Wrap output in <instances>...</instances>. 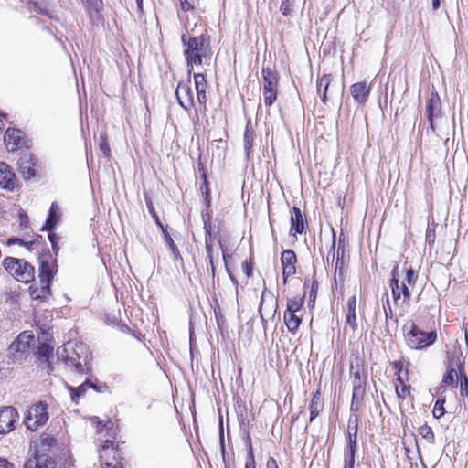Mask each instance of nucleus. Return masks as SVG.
<instances>
[{"label": "nucleus", "mask_w": 468, "mask_h": 468, "mask_svg": "<svg viewBox=\"0 0 468 468\" xmlns=\"http://www.w3.org/2000/svg\"><path fill=\"white\" fill-rule=\"evenodd\" d=\"M181 41L189 75L195 67L210 61L212 56L211 41L210 37L207 33L197 37H193L189 33H184L181 36Z\"/></svg>", "instance_id": "obj_1"}, {"label": "nucleus", "mask_w": 468, "mask_h": 468, "mask_svg": "<svg viewBox=\"0 0 468 468\" xmlns=\"http://www.w3.org/2000/svg\"><path fill=\"white\" fill-rule=\"evenodd\" d=\"M58 359L62 360L65 365L73 369L78 374H86L89 372L90 365V354L85 345L82 343H68L57 351Z\"/></svg>", "instance_id": "obj_2"}, {"label": "nucleus", "mask_w": 468, "mask_h": 468, "mask_svg": "<svg viewBox=\"0 0 468 468\" xmlns=\"http://www.w3.org/2000/svg\"><path fill=\"white\" fill-rule=\"evenodd\" d=\"M38 271L40 288H30V295L36 300L45 299L50 295V282L54 274L58 271L56 261L50 256L41 257Z\"/></svg>", "instance_id": "obj_3"}, {"label": "nucleus", "mask_w": 468, "mask_h": 468, "mask_svg": "<svg viewBox=\"0 0 468 468\" xmlns=\"http://www.w3.org/2000/svg\"><path fill=\"white\" fill-rule=\"evenodd\" d=\"M407 345L412 349H423L431 346L437 339L435 331L424 332L414 323L403 327Z\"/></svg>", "instance_id": "obj_4"}, {"label": "nucleus", "mask_w": 468, "mask_h": 468, "mask_svg": "<svg viewBox=\"0 0 468 468\" xmlns=\"http://www.w3.org/2000/svg\"><path fill=\"white\" fill-rule=\"evenodd\" d=\"M4 266L18 282L27 283L34 280L35 268L23 259L7 257L4 260Z\"/></svg>", "instance_id": "obj_5"}, {"label": "nucleus", "mask_w": 468, "mask_h": 468, "mask_svg": "<svg viewBox=\"0 0 468 468\" xmlns=\"http://www.w3.org/2000/svg\"><path fill=\"white\" fill-rule=\"evenodd\" d=\"M48 419V405L38 401L27 409L25 413L24 424L27 430L35 431L45 425Z\"/></svg>", "instance_id": "obj_6"}, {"label": "nucleus", "mask_w": 468, "mask_h": 468, "mask_svg": "<svg viewBox=\"0 0 468 468\" xmlns=\"http://www.w3.org/2000/svg\"><path fill=\"white\" fill-rule=\"evenodd\" d=\"M398 276H399V271H398V266H396L391 271V280L389 282V286L391 288V292H392V298H393L395 304L401 298V295L403 296V302H409L411 297V293H410V290L409 286L404 282H402L401 284H399Z\"/></svg>", "instance_id": "obj_7"}, {"label": "nucleus", "mask_w": 468, "mask_h": 468, "mask_svg": "<svg viewBox=\"0 0 468 468\" xmlns=\"http://www.w3.org/2000/svg\"><path fill=\"white\" fill-rule=\"evenodd\" d=\"M17 410L12 406H3L0 408V434H6L15 428V423L18 420Z\"/></svg>", "instance_id": "obj_8"}, {"label": "nucleus", "mask_w": 468, "mask_h": 468, "mask_svg": "<svg viewBox=\"0 0 468 468\" xmlns=\"http://www.w3.org/2000/svg\"><path fill=\"white\" fill-rule=\"evenodd\" d=\"M176 95L178 103L185 110H190L195 105L194 94L190 87V78L186 82H179L176 88Z\"/></svg>", "instance_id": "obj_9"}, {"label": "nucleus", "mask_w": 468, "mask_h": 468, "mask_svg": "<svg viewBox=\"0 0 468 468\" xmlns=\"http://www.w3.org/2000/svg\"><path fill=\"white\" fill-rule=\"evenodd\" d=\"M17 179L16 174L9 165L0 162V187L8 191H13L17 187Z\"/></svg>", "instance_id": "obj_10"}, {"label": "nucleus", "mask_w": 468, "mask_h": 468, "mask_svg": "<svg viewBox=\"0 0 468 468\" xmlns=\"http://www.w3.org/2000/svg\"><path fill=\"white\" fill-rule=\"evenodd\" d=\"M282 277L283 283L287 282V279L296 273L297 257L293 250H286L282 253Z\"/></svg>", "instance_id": "obj_11"}, {"label": "nucleus", "mask_w": 468, "mask_h": 468, "mask_svg": "<svg viewBox=\"0 0 468 468\" xmlns=\"http://www.w3.org/2000/svg\"><path fill=\"white\" fill-rule=\"evenodd\" d=\"M19 173L25 180H29L36 176L34 169L33 155L28 152H22L17 161Z\"/></svg>", "instance_id": "obj_12"}, {"label": "nucleus", "mask_w": 468, "mask_h": 468, "mask_svg": "<svg viewBox=\"0 0 468 468\" xmlns=\"http://www.w3.org/2000/svg\"><path fill=\"white\" fill-rule=\"evenodd\" d=\"M441 101L438 92H432L426 105V112L431 130L434 128V119L441 116Z\"/></svg>", "instance_id": "obj_13"}, {"label": "nucleus", "mask_w": 468, "mask_h": 468, "mask_svg": "<svg viewBox=\"0 0 468 468\" xmlns=\"http://www.w3.org/2000/svg\"><path fill=\"white\" fill-rule=\"evenodd\" d=\"M4 140L8 151H16L24 145L22 132L18 129L8 128L5 133Z\"/></svg>", "instance_id": "obj_14"}, {"label": "nucleus", "mask_w": 468, "mask_h": 468, "mask_svg": "<svg viewBox=\"0 0 468 468\" xmlns=\"http://www.w3.org/2000/svg\"><path fill=\"white\" fill-rule=\"evenodd\" d=\"M350 92L356 102L364 104L369 96L370 88L366 81L356 82L351 85Z\"/></svg>", "instance_id": "obj_15"}, {"label": "nucleus", "mask_w": 468, "mask_h": 468, "mask_svg": "<svg viewBox=\"0 0 468 468\" xmlns=\"http://www.w3.org/2000/svg\"><path fill=\"white\" fill-rule=\"evenodd\" d=\"M346 323L350 326L353 332L358 328L356 320V297L353 295L346 303Z\"/></svg>", "instance_id": "obj_16"}, {"label": "nucleus", "mask_w": 468, "mask_h": 468, "mask_svg": "<svg viewBox=\"0 0 468 468\" xmlns=\"http://www.w3.org/2000/svg\"><path fill=\"white\" fill-rule=\"evenodd\" d=\"M305 229V219L299 207H293L291 216V231L302 234Z\"/></svg>", "instance_id": "obj_17"}, {"label": "nucleus", "mask_w": 468, "mask_h": 468, "mask_svg": "<svg viewBox=\"0 0 468 468\" xmlns=\"http://www.w3.org/2000/svg\"><path fill=\"white\" fill-rule=\"evenodd\" d=\"M194 81L196 86L197 101L200 104L207 102V80L202 73H194Z\"/></svg>", "instance_id": "obj_18"}, {"label": "nucleus", "mask_w": 468, "mask_h": 468, "mask_svg": "<svg viewBox=\"0 0 468 468\" xmlns=\"http://www.w3.org/2000/svg\"><path fill=\"white\" fill-rule=\"evenodd\" d=\"M263 79V90L278 89V74L269 67H264L261 70Z\"/></svg>", "instance_id": "obj_19"}, {"label": "nucleus", "mask_w": 468, "mask_h": 468, "mask_svg": "<svg viewBox=\"0 0 468 468\" xmlns=\"http://www.w3.org/2000/svg\"><path fill=\"white\" fill-rule=\"evenodd\" d=\"M33 336L27 332L18 335L16 341L11 345V348L16 352L26 353L29 348V345Z\"/></svg>", "instance_id": "obj_20"}, {"label": "nucleus", "mask_w": 468, "mask_h": 468, "mask_svg": "<svg viewBox=\"0 0 468 468\" xmlns=\"http://www.w3.org/2000/svg\"><path fill=\"white\" fill-rule=\"evenodd\" d=\"M39 447L44 453L53 452L58 449V441L50 434L42 433Z\"/></svg>", "instance_id": "obj_21"}, {"label": "nucleus", "mask_w": 468, "mask_h": 468, "mask_svg": "<svg viewBox=\"0 0 468 468\" xmlns=\"http://www.w3.org/2000/svg\"><path fill=\"white\" fill-rule=\"evenodd\" d=\"M332 79L331 74H324L317 81V93L320 95L324 104L327 101V91Z\"/></svg>", "instance_id": "obj_22"}, {"label": "nucleus", "mask_w": 468, "mask_h": 468, "mask_svg": "<svg viewBox=\"0 0 468 468\" xmlns=\"http://www.w3.org/2000/svg\"><path fill=\"white\" fill-rule=\"evenodd\" d=\"M324 407V401L321 397L320 392H316L309 405L310 410V421H313L320 413V411L323 410Z\"/></svg>", "instance_id": "obj_23"}, {"label": "nucleus", "mask_w": 468, "mask_h": 468, "mask_svg": "<svg viewBox=\"0 0 468 468\" xmlns=\"http://www.w3.org/2000/svg\"><path fill=\"white\" fill-rule=\"evenodd\" d=\"M58 207L57 204L55 202H53L51 204L48 217L46 220L45 226L42 228V230L43 229L51 230L52 229L55 228V226L58 222Z\"/></svg>", "instance_id": "obj_24"}, {"label": "nucleus", "mask_w": 468, "mask_h": 468, "mask_svg": "<svg viewBox=\"0 0 468 468\" xmlns=\"http://www.w3.org/2000/svg\"><path fill=\"white\" fill-rule=\"evenodd\" d=\"M396 381V394L399 399H405L408 396L410 395V386L406 385L400 375L398 376Z\"/></svg>", "instance_id": "obj_25"}, {"label": "nucleus", "mask_w": 468, "mask_h": 468, "mask_svg": "<svg viewBox=\"0 0 468 468\" xmlns=\"http://www.w3.org/2000/svg\"><path fill=\"white\" fill-rule=\"evenodd\" d=\"M284 323L290 332H295L301 324V318L295 313L285 312Z\"/></svg>", "instance_id": "obj_26"}, {"label": "nucleus", "mask_w": 468, "mask_h": 468, "mask_svg": "<svg viewBox=\"0 0 468 468\" xmlns=\"http://www.w3.org/2000/svg\"><path fill=\"white\" fill-rule=\"evenodd\" d=\"M204 224H205L204 229L206 231V238H205L206 250H207L209 261H212L213 245H212L211 227H210V224L206 220H205Z\"/></svg>", "instance_id": "obj_27"}, {"label": "nucleus", "mask_w": 468, "mask_h": 468, "mask_svg": "<svg viewBox=\"0 0 468 468\" xmlns=\"http://www.w3.org/2000/svg\"><path fill=\"white\" fill-rule=\"evenodd\" d=\"M94 386L92 385V383L89 380H86L83 384H81L80 386H79L78 388H71L69 387V390L71 392V399L73 401L77 402L78 399L81 396H83L87 389L90 388H93Z\"/></svg>", "instance_id": "obj_28"}, {"label": "nucleus", "mask_w": 468, "mask_h": 468, "mask_svg": "<svg viewBox=\"0 0 468 468\" xmlns=\"http://www.w3.org/2000/svg\"><path fill=\"white\" fill-rule=\"evenodd\" d=\"M161 230L163 232L166 247L169 249V250L171 251V253L173 254L175 259L179 258L180 251H179L176 244L173 240L172 237L170 236V234L167 232V230L165 228Z\"/></svg>", "instance_id": "obj_29"}, {"label": "nucleus", "mask_w": 468, "mask_h": 468, "mask_svg": "<svg viewBox=\"0 0 468 468\" xmlns=\"http://www.w3.org/2000/svg\"><path fill=\"white\" fill-rule=\"evenodd\" d=\"M53 347L48 344H41L38 346V356L43 363L49 364V358L53 356Z\"/></svg>", "instance_id": "obj_30"}, {"label": "nucleus", "mask_w": 468, "mask_h": 468, "mask_svg": "<svg viewBox=\"0 0 468 468\" xmlns=\"http://www.w3.org/2000/svg\"><path fill=\"white\" fill-rule=\"evenodd\" d=\"M24 468H55L53 464H48L47 459L39 457L29 459Z\"/></svg>", "instance_id": "obj_31"}, {"label": "nucleus", "mask_w": 468, "mask_h": 468, "mask_svg": "<svg viewBox=\"0 0 468 468\" xmlns=\"http://www.w3.org/2000/svg\"><path fill=\"white\" fill-rule=\"evenodd\" d=\"M246 446H247V457L245 463V468H256V463L253 453V448L250 438L248 436L246 439Z\"/></svg>", "instance_id": "obj_32"}, {"label": "nucleus", "mask_w": 468, "mask_h": 468, "mask_svg": "<svg viewBox=\"0 0 468 468\" xmlns=\"http://www.w3.org/2000/svg\"><path fill=\"white\" fill-rule=\"evenodd\" d=\"M303 304V298L300 296H295L293 298L288 299L287 301V313H296L299 311Z\"/></svg>", "instance_id": "obj_33"}, {"label": "nucleus", "mask_w": 468, "mask_h": 468, "mask_svg": "<svg viewBox=\"0 0 468 468\" xmlns=\"http://www.w3.org/2000/svg\"><path fill=\"white\" fill-rule=\"evenodd\" d=\"M100 461L102 468H122V464L114 454L112 457L100 458Z\"/></svg>", "instance_id": "obj_34"}, {"label": "nucleus", "mask_w": 468, "mask_h": 468, "mask_svg": "<svg viewBox=\"0 0 468 468\" xmlns=\"http://www.w3.org/2000/svg\"><path fill=\"white\" fill-rule=\"evenodd\" d=\"M112 454L117 455V451L113 448V441L106 440L100 450V458L110 457Z\"/></svg>", "instance_id": "obj_35"}, {"label": "nucleus", "mask_w": 468, "mask_h": 468, "mask_svg": "<svg viewBox=\"0 0 468 468\" xmlns=\"http://www.w3.org/2000/svg\"><path fill=\"white\" fill-rule=\"evenodd\" d=\"M419 434L423 439H425L429 443H433L435 441V436L432 431V429L427 424H423L419 428Z\"/></svg>", "instance_id": "obj_36"}, {"label": "nucleus", "mask_w": 468, "mask_h": 468, "mask_svg": "<svg viewBox=\"0 0 468 468\" xmlns=\"http://www.w3.org/2000/svg\"><path fill=\"white\" fill-rule=\"evenodd\" d=\"M278 89L263 90V99L266 106L271 107L277 99Z\"/></svg>", "instance_id": "obj_37"}, {"label": "nucleus", "mask_w": 468, "mask_h": 468, "mask_svg": "<svg viewBox=\"0 0 468 468\" xmlns=\"http://www.w3.org/2000/svg\"><path fill=\"white\" fill-rule=\"evenodd\" d=\"M364 393L363 386H360V383H353V396H352V403H351V410H355L356 408H355L356 401H357L359 399L362 398Z\"/></svg>", "instance_id": "obj_38"}, {"label": "nucleus", "mask_w": 468, "mask_h": 468, "mask_svg": "<svg viewBox=\"0 0 468 468\" xmlns=\"http://www.w3.org/2000/svg\"><path fill=\"white\" fill-rule=\"evenodd\" d=\"M455 378L457 379V381L459 380L460 371L457 372L455 369L451 368L443 377L442 383L447 386H453L455 383Z\"/></svg>", "instance_id": "obj_39"}, {"label": "nucleus", "mask_w": 468, "mask_h": 468, "mask_svg": "<svg viewBox=\"0 0 468 468\" xmlns=\"http://www.w3.org/2000/svg\"><path fill=\"white\" fill-rule=\"evenodd\" d=\"M460 384V395L463 398L468 397V378L467 376L460 369V378L458 380Z\"/></svg>", "instance_id": "obj_40"}, {"label": "nucleus", "mask_w": 468, "mask_h": 468, "mask_svg": "<svg viewBox=\"0 0 468 468\" xmlns=\"http://www.w3.org/2000/svg\"><path fill=\"white\" fill-rule=\"evenodd\" d=\"M253 144V134L252 132H250L247 128L244 133V151L246 153L247 157H249L251 147Z\"/></svg>", "instance_id": "obj_41"}, {"label": "nucleus", "mask_w": 468, "mask_h": 468, "mask_svg": "<svg viewBox=\"0 0 468 468\" xmlns=\"http://www.w3.org/2000/svg\"><path fill=\"white\" fill-rule=\"evenodd\" d=\"M294 0H282L281 12L284 16H288L292 13V5Z\"/></svg>", "instance_id": "obj_42"}, {"label": "nucleus", "mask_w": 468, "mask_h": 468, "mask_svg": "<svg viewBox=\"0 0 468 468\" xmlns=\"http://www.w3.org/2000/svg\"><path fill=\"white\" fill-rule=\"evenodd\" d=\"M344 254V251L342 250V255ZM343 265H344V260H343V256L340 257V248L337 249V259H336V262H335V277L336 278V275L338 274L339 277L342 279L343 278Z\"/></svg>", "instance_id": "obj_43"}, {"label": "nucleus", "mask_w": 468, "mask_h": 468, "mask_svg": "<svg viewBox=\"0 0 468 468\" xmlns=\"http://www.w3.org/2000/svg\"><path fill=\"white\" fill-rule=\"evenodd\" d=\"M417 279H418L417 272L412 268L408 269L406 271V278H405V281L407 282L408 286L409 287L414 286L417 282Z\"/></svg>", "instance_id": "obj_44"}, {"label": "nucleus", "mask_w": 468, "mask_h": 468, "mask_svg": "<svg viewBox=\"0 0 468 468\" xmlns=\"http://www.w3.org/2000/svg\"><path fill=\"white\" fill-rule=\"evenodd\" d=\"M443 404H444V399L443 400L438 399L436 401V403L434 405V408H433V410H432L433 416L436 419H440L441 416H443V414L445 412Z\"/></svg>", "instance_id": "obj_45"}, {"label": "nucleus", "mask_w": 468, "mask_h": 468, "mask_svg": "<svg viewBox=\"0 0 468 468\" xmlns=\"http://www.w3.org/2000/svg\"><path fill=\"white\" fill-rule=\"evenodd\" d=\"M146 205H147V208L151 214V216L153 217V218L154 219L156 225L161 229H163L165 227L163 226V224L161 223L155 210H154V207L153 206V203L151 200H147L146 201Z\"/></svg>", "instance_id": "obj_46"}, {"label": "nucleus", "mask_w": 468, "mask_h": 468, "mask_svg": "<svg viewBox=\"0 0 468 468\" xmlns=\"http://www.w3.org/2000/svg\"><path fill=\"white\" fill-rule=\"evenodd\" d=\"M384 296L386 297V302L383 305V308H384V313H385V317H386V320H388V318H392L393 317V311H392V308L390 306V302H389V298H388V295L387 292H385Z\"/></svg>", "instance_id": "obj_47"}, {"label": "nucleus", "mask_w": 468, "mask_h": 468, "mask_svg": "<svg viewBox=\"0 0 468 468\" xmlns=\"http://www.w3.org/2000/svg\"><path fill=\"white\" fill-rule=\"evenodd\" d=\"M112 428H113L112 421L111 420H105L103 424L101 421H98L96 430H97V432H102L103 430H106L108 431L112 430Z\"/></svg>", "instance_id": "obj_48"}, {"label": "nucleus", "mask_w": 468, "mask_h": 468, "mask_svg": "<svg viewBox=\"0 0 468 468\" xmlns=\"http://www.w3.org/2000/svg\"><path fill=\"white\" fill-rule=\"evenodd\" d=\"M353 431H354V437L348 439V445L349 448H355L356 449V434H357V419H355V422L353 425Z\"/></svg>", "instance_id": "obj_49"}, {"label": "nucleus", "mask_w": 468, "mask_h": 468, "mask_svg": "<svg viewBox=\"0 0 468 468\" xmlns=\"http://www.w3.org/2000/svg\"><path fill=\"white\" fill-rule=\"evenodd\" d=\"M219 436H220L221 453H222L223 460L225 461L226 448H225V443H224V431H223L222 422H220V426H219Z\"/></svg>", "instance_id": "obj_50"}, {"label": "nucleus", "mask_w": 468, "mask_h": 468, "mask_svg": "<svg viewBox=\"0 0 468 468\" xmlns=\"http://www.w3.org/2000/svg\"><path fill=\"white\" fill-rule=\"evenodd\" d=\"M48 239L51 242L53 250H58V241L59 238L55 233H49Z\"/></svg>", "instance_id": "obj_51"}, {"label": "nucleus", "mask_w": 468, "mask_h": 468, "mask_svg": "<svg viewBox=\"0 0 468 468\" xmlns=\"http://www.w3.org/2000/svg\"><path fill=\"white\" fill-rule=\"evenodd\" d=\"M181 4V7L184 11H189L194 9V5L189 0H179Z\"/></svg>", "instance_id": "obj_52"}, {"label": "nucleus", "mask_w": 468, "mask_h": 468, "mask_svg": "<svg viewBox=\"0 0 468 468\" xmlns=\"http://www.w3.org/2000/svg\"><path fill=\"white\" fill-rule=\"evenodd\" d=\"M356 449L347 447L345 451V458L355 459Z\"/></svg>", "instance_id": "obj_53"}, {"label": "nucleus", "mask_w": 468, "mask_h": 468, "mask_svg": "<svg viewBox=\"0 0 468 468\" xmlns=\"http://www.w3.org/2000/svg\"><path fill=\"white\" fill-rule=\"evenodd\" d=\"M266 468H280L276 459L270 457L266 463Z\"/></svg>", "instance_id": "obj_54"}, {"label": "nucleus", "mask_w": 468, "mask_h": 468, "mask_svg": "<svg viewBox=\"0 0 468 468\" xmlns=\"http://www.w3.org/2000/svg\"><path fill=\"white\" fill-rule=\"evenodd\" d=\"M100 149L103 152V154L105 155H109L110 154L111 149H110V146H109V144H108V143L106 141H102L100 144Z\"/></svg>", "instance_id": "obj_55"}, {"label": "nucleus", "mask_w": 468, "mask_h": 468, "mask_svg": "<svg viewBox=\"0 0 468 468\" xmlns=\"http://www.w3.org/2000/svg\"><path fill=\"white\" fill-rule=\"evenodd\" d=\"M0 468H15L7 459L0 457Z\"/></svg>", "instance_id": "obj_56"}, {"label": "nucleus", "mask_w": 468, "mask_h": 468, "mask_svg": "<svg viewBox=\"0 0 468 468\" xmlns=\"http://www.w3.org/2000/svg\"><path fill=\"white\" fill-rule=\"evenodd\" d=\"M204 179H205L204 185L206 186V202H207V206L208 207L210 205V199H209L208 186H207L206 175H204Z\"/></svg>", "instance_id": "obj_57"}, {"label": "nucleus", "mask_w": 468, "mask_h": 468, "mask_svg": "<svg viewBox=\"0 0 468 468\" xmlns=\"http://www.w3.org/2000/svg\"><path fill=\"white\" fill-rule=\"evenodd\" d=\"M242 268L244 271L246 272L247 276H250L252 272V268L249 265L247 261H244L242 264Z\"/></svg>", "instance_id": "obj_58"}, {"label": "nucleus", "mask_w": 468, "mask_h": 468, "mask_svg": "<svg viewBox=\"0 0 468 468\" xmlns=\"http://www.w3.org/2000/svg\"><path fill=\"white\" fill-rule=\"evenodd\" d=\"M355 459L345 458V467L344 468H354Z\"/></svg>", "instance_id": "obj_59"}, {"label": "nucleus", "mask_w": 468, "mask_h": 468, "mask_svg": "<svg viewBox=\"0 0 468 468\" xmlns=\"http://www.w3.org/2000/svg\"><path fill=\"white\" fill-rule=\"evenodd\" d=\"M394 368L397 371L398 376L400 375V372L403 369V364L400 361H397L394 363Z\"/></svg>", "instance_id": "obj_60"}, {"label": "nucleus", "mask_w": 468, "mask_h": 468, "mask_svg": "<svg viewBox=\"0 0 468 468\" xmlns=\"http://www.w3.org/2000/svg\"><path fill=\"white\" fill-rule=\"evenodd\" d=\"M354 382L353 383H360V386H363L364 381L361 378L360 373L357 371L354 373Z\"/></svg>", "instance_id": "obj_61"}, {"label": "nucleus", "mask_w": 468, "mask_h": 468, "mask_svg": "<svg viewBox=\"0 0 468 468\" xmlns=\"http://www.w3.org/2000/svg\"><path fill=\"white\" fill-rule=\"evenodd\" d=\"M347 437H348V439L354 437V431H353V425H352V420H349V422H348Z\"/></svg>", "instance_id": "obj_62"}, {"label": "nucleus", "mask_w": 468, "mask_h": 468, "mask_svg": "<svg viewBox=\"0 0 468 468\" xmlns=\"http://www.w3.org/2000/svg\"><path fill=\"white\" fill-rule=\"evenodd\" d=\"M19 244V245H24V242L22 239H10L8 240V244L11 245V244Z\"/></svg>", "instance_id": "obj_63"}, {"label": "nucleus", "mask_w": 468, "mask_h": 468, "mask_svg": "<svg viewBox=\"0 0 468 468\" xmlns=\"http://www.w3.org/2000/svg\"><path fill=\"white\" fill-rule=\"evenodd\" d=\"M441 1L442 0H431L432 9L433 10L439 9Z\"/></svg>", "instance_id": "obj_64"}]
</instances>
